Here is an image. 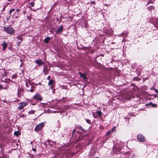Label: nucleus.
Returning <instances> with one entry per match:
<instances>
[{
  "label": "nucleus",
  "instance_id": "1",
  "mask_svg": "<svg viewBox=\"0 0 158 158\" xmlns=\"http://www.w3.org/2000/svg\"><path fill=\"white\" fill-rule=\"evenodd\" d=\"M3 30L7 34L10 35H13L15 34V30L12 27H3Z\"/></svg>",
  "mask_w": 158,
  "mask_h": 158
},
{
  "label": "nucleus",
  "instance_id": "2",
  "mask_svg": "<svg viewBox=\"0 0 158 158\" xmlns=\"http://www.w3.org/2000/svg\"><path fill=\"white\" fill-rule=\"evenodd\" d=\"M26 86L28 88L27 89L28 91H30L31 92H33L34 90V87L32 85V83L31 82H26L25 84Z\"/></svg>",
  "mask_w": 158,
  "mask_h": 158
},
{
  "label": "nucleus",
  "instance_id": "3",
  "mask_svg": "<svg viewBox=\"0 0 158 158\" xmlns=\"http://www.w3.org/2000/svg\"><path fill=\"white\" fill-rule=\"evenodd\" d=\"M44 124L45 123L44 122H43L39 124L36 126L35 128V130L36 131L40 130L43 128Z\"/></svg>",
  "mask_w": 158,
  "mask_h": 158
},
{
  "label": "nucleus",
  "instance_id": "4",
  "mask_svg": "<svg viewBox=\"0 0 158 158\" xmlns=\"http://www.w3.org/2000/svg\"><path fill=\"white\" fill-rule=\"evenodd\" d=\"M121 149V147H118V145L114 146L113 148V151L117 153H118L120 151Z\"/></svg>",
  "mask_w": 158,
  "mask_h": 158
},
{
  "label": "nucleus",
  "instance_id": "5",
  "mask_svg": "<svg viewBox=\"0 0 158 158\" xmlns=\"http://www.w3.org/2000/svg\"><path fill=\"white\" fill-rule=\"evenodd\" d=\"M33 98L37 101H41L42 100L43 98L40 94L36 93L33 96Z\"/></svg>",
  "mask_w": 158,
  "mask_h": 158
},
{
  "label": "nucleus",
  "instance_id": "6",
  "mask_svg": "<svg viewBox=\"0 0 158 158\" xmlns=\"http://www.w3.org/2000/svg\"><path fill=\"white\" fill-rule=\"evenodd\" d=\"M28 104V102H21L19 104V106L18 107V108L19 110H21Z\"/></svg>",
  "mask_w": 158,
  "mask_h": 158
},
{
  "label": "nucleus",
  "instance_id": "7",
  "mask_svg": "<svg viewBox=\"0 0 158 158\" xmlns=\"http://www.w3.org/2000/svg\"><path fill=\"white\" fill-rule=\"evenodd\" d=\"M137 139L140 142H145L146 139L141 134H139L137 136Z\"/></svg>",
  "mask_w": 158,
  "mask_h": 158
},
{
  "label": "nucleus",
  "instance_id": "8",
  "mask_svg": "<svg viewBox=\"0 0 158 158\" xmlns=\"http://www.w3.org/2000/svg\"><path fill=\"white\" fill-rule=\"evenodd\" d=\"M35 63L37 64L39 66L43 64L44 62L41 60H37L35 61Z\"/></svg>",
  "mask_w": 158,
  "mask_h": 158
},
{
  "label": "nucleus",
  "instance_id": "9",
  "mask_svg": "<svg viewBox=\"0 0 158 158\" xmlns=\"http://www.w3.org/2000/svg\"><path fill=\"white\" fill-rule=\"evenodd\" d=\"M1 45L3 47V51H5L7 47V44L5 43V41H3V43L1 44Z\"/></svg>",
  "mask_w": 158,
  "mask_h": 158
},
{
  "label": "nucleus",
  "instance_id": "10",
  "mask_svg": "<svg viewBox=\"0 0 158 158\" xmlns=\"http://www.w3.org/2000/svg\"><path fill=\"white\" fill-rule=\"evenodd\" d=\"M79 74L80 77L83 78L84 80L87 79V77L85 73H81L80 72H79Z\"/></svg>",
  "mask_w": 158,
  "mask_h": 158
},
{
  "label": "nucleus",
  "instance_id": "11",
  "mask_svg": "<svg viewBox=\"0 0 158 158\" xmlns=\"http://www.w3.org/2000/svg\"><path fill=\"white\" fill-rule=\"evenodd\" d=\"M63 27L61 25L60 26L59 28L56 30V33L57 34H59V33H60L63 30Z\"/></svg>",
  "mask_w": 158,
  "mask_h": 158
},
{
  "label": "nucleus",
  "instance_id": "12",
  "mask_svg": "<svg viewBox=\"0 0 158 158\" xmlns=\"http://www.w3.org/2000/svg\"><path fill=\"white\" fill-rule=\"evenodd\" d=\"M23 89H18L17 92V96L19 98L20 97L21 95V92L23 91Z\"/></svg>",
  "mask_w": 158,
  "mask_h": 158
},
{
  "label": "nucleus",
  "instance_id": "13",
  "mask_svg": "<svg viewBox=\"0 0 158 158\" xmlns=\"http://www.w3.org/2000/svg\"><path fill=\"white\" fill-rule=\"evenodd\" d=\"M51 39V38L49 37H46L44 40V42L46 44L48 43L49 40Z\"/></svg>",
  "mask_w": 158,
  "mask_h": 158
},
{
  "label": "nucleus",
  "instance_id": "14",
  "mask_svg": "<svg viewBox=\"0 0 158 158\" xmlns=\"http://www.w3.org/2000/svg\"><path fill=\"white\" fill-rule=\"evenodd\" d=\"M149 105H152V106L153 107H156L157 106L156 104H153L151 102H150L149 103H148L146 104V105L147 106H148Z\"/></svg>",
  "mask_w": 158,
  "mask_h": 158
},
{
  "label": "nucleus",
  "instance_id": "15",
  "mask_svg": "<svg viewBox=\"0 0 158 158\" xmlns=\"http://www.w3.org/2000/svg\"><path fill=\"white\" fill-rule=\"evenodd\" d=\"M54 83V81L53 80L51 79L48 82V84L50 85H52V84Z\"/></svg>",
  "mask_w": 158,
  "mask_h": 158
},
{
  "label": "nucleus",
  "instance_id": "16",
  "mask_svg": "<svg viewBox=\"0 0 158 158\" xmlns=\"http://www.w3.org/2000/svg\"><path fill=\"white\" fill-rule=\"evenodd\" d=\"M78 128L80 129L81 130V133H83V132H85L86 131L85 129H83L81 126H79L78 127Z\"/></svg>",
  "mask_w": 158,
  "mask_h": 158
},
{
  "label": "nucleus",
  "instance_id": "17",
  "mask_svg": "<svg viewBox=\"0 0 158 158\" xmlns=\"http://www.w3.org/2000/svg\"><path fill=\"white\" fill-rule=\"evenodd\" d=\"M20 133L19 131H15L14 132V134L16 136L19 135H20Z\"/></svg>",
  "mask_w": 158,
  "mask_h": 158
},
{
  "label": "nucleus",
  "instance_id": "18",
  "mask_svg": "<svg viewBox=\"0 0 158 158\" xmlns=\"http://www.w3.org/2000/svg\"><path fill=\"white\" fill-rule=\"evenodd\" d=\"M98 114L100 116H102V112L100 110L97 111V112Z\"/></svg>",
  "mask_w": 158,
  "mask_h": 158
},
{
  "label": "nucleus",
  "instance_id": "19",
  "mask_svg": "<svg viewBox=\"0 0 158 158\" xmlns=\"http://www.w3.org/2000/svg\"><path fill=\"white\" fill-rule=\"evenodd\" d=\"M112 131H111L110 130L108 131L106 133V135L107 136H108L110 134H111V133H112Z\"/></svg>",
  "mask_w": 158,
  "mask_h": 158
},
{
  "label": "nucleus",
  "instance_id": "20",
  "mask_svg": "<svg viewBox=\"0 0 158 158\" xmlns=\"http://www.w3.org/2000/svg\"><path fill=\"white\" fill-rule=\"evenodd\" d=\"M35 112V111L34 110H31V111L28 112V113L29 114H34Z\"/></svg>",
  "mask_w": 158,
  "mask_h": 158
},
{
  "label": "nucleus",
  "instance_id": "21",
  "mask_svg": "<svg viewBox=\"0 0 158 158\" xmlns=\"http://www.w3.org/2000/svg\"><path fill=\"white\" fill-rule=\"evenodd\" d=\"M116 127H113L110 130L112 132H113L115 130Z\"/></svg>",
  "mask_w": 158,
  "mask_h": 158
},
{
  "label": "nucleus",
  "instance_id": "22",
  "mask_svg": "<svg viewBox=\"0 0 158 158\" xmlns=\"http://www.w3.org/2000/svg\"><path fill=\"white\" fill-rule=\"evenodd\" d=\"M43 72H44V74L45 75H47L48 74V71L46 70L45 69L43 70Z\"/></svg>",
  "mask_w": 158,
  "mask_h": 158
},
{
  "label": "nucleus",
  "instance_id": "23",
  "mask_svg": "<svg viewBox=\"0 0 158 158\" xmlns=\"http://www.w3.org/2000/svg\"><path fill=\"white\" fill-rule=\"evenodd\" d=\"M86 122L87 123L90 124L91 121L89 119H87L86 120Z\"/></svg>",
  "mask_w": 158,
  "mask_h": 158
},
{
  "label": "nucleus",
  "instance_id": "24",
  "mask_svg": "<svg viewBox=\"0 0 158 158\" xmlns=\"http://www.w3.org/2000/svg\"><path fill=\"white\" fill-rule=\"evenodd\" d=\"M30 4L31 5V6H32V7H34V4H35V3L34 2H31L30 3Z\"/></svg>",
  "mask_w": 158,
  "mask_h": 158
},
{
  "label": "nucleus",
  "instance_id": "25",
  "mask_svg": "<svg viewBox=\"0 0 158 158\" xmlns=\"http://www.w3.org/2000/svg\"><path fill=\"white\" fill-rule=\"evenodd\" d=\"M6 6H7V5H6L3 7V9L2 10V12H3L4 11V10H5V9Z\"/></svg>",
  "mask_w": 158,
  "mask_h": 158
},
{
  "label": "nucleus",
  "instance_id": "26",
  "mask_svg": "<svg viewBox=\"0 0 158 158\" xmlns=\"http://www.w3.org/2000/svg\"><path fill=\"white\" fill-rule=\"evenodd\" d=\"M22 37V36L19 35L17 36V38L18 39V40H19L20 38Z\"/></svg>",
  "mask_w": 158,
  "mask_h": 158
},
{
  "label": "nucleus",
  "instance_id": "27",
  "mask_svg": "<svg viewBox=\"0 0 158 158\" xmlns=\"http://www.w3.org/2000/svg\"><path fill=\"white\" fill-rule=\"evenodd\" d=\"M20 43H21V42L20 41H18L17 42V45L18 46H19V45L20 44Z\"/></svg>",
  "mask_w": 158,
  "mask_h": 158
},
{
  "label": "nucleus",
  "instance_id": "28",
  "mask_svg": "<svg viewBox=\"0 0 158 158\" xmlns=\"http://www.w3.org/2000/svg\"><path fill=\"white\" fill-rule=\"evenodd\" d=\"M16 77V75H13L12 76V78H13V79L15 78Z\"/></svg>",
  "mask_w": 158,
  "mask_h": 158
},
{
  "label": "nucleus",
  "instance_id": "29",
  "mask_svg": "<svg viewBox=\"0 0 158 158\" xmlns=\"http://www.w3.org/2000/svg\"><path fill=\"white\" fill-rule=\"evenodd\" d=\"M4 89V87L1 85H0V89Z\"/></svg>",
  "mask_w": 158,
  "mask_h": 158
},
{
  "label": "nucleus",
  "instance_id": "30",
  "mask_svg": "<svg viewBox=\"0 0 158 158\" xmlns=\"http://www.w3.org/2000/svg\"><path fill=\"white\" fill-rule=\"evenodd\" d=\"M125 34V33H122V34H121L119 35V36H122L123 35H124Z\"/></svg>",
  "mask_w": 158,
  "mask_h": 158
},
{
  "label": "nucleus",
  "instance_id": "31",
  "mask_svg": "<svg viewBox=\"0 0 158 158\" xmlns=\"http://www.w3.org/2000/svg\"><path fill=\"white\" fill-rule=\"evenodd\" d=\"M32 150L34 152H35L36 151V150L35 148H32Z\"/></svg>",
  "mask_w": 158,
  "mask_h": 158
},
{
  "label": "nucleus",
  "instance_id": "32",
  "mask_svg": "<svg viewBox=\"0 0 158 158\" xmlns=\"http://www.w3.org/2000/svg\"><path fill=\"white\" fill-rule=\"evenodd\" d=\"M19 40H20V42H21L23 40V39L22 38V37L20 38V39H19Z\"/></svg>",
  "mask_w": 158,
  "mask_h": 158
},
{
  "label": "nucleus",
  "instance_id": "33",
  "mask_svg": "<svg viewBox=\"0 0 158 158\" xmlns=\"http://www.w3.org/2000/svg\"><path fill=\"white\" fill-rule=\"evenodd\" d=\"M50 79V76H48L47 77V79L48 80H49Z\"/></svg>",
  "mask_w": 158,
  "mask_h": 158
},
{
  "label": "nucleus",
  "instance_id": "34",
  "mask_svg": "<svg viewBox=\"0 0 158 158\" xmlns=\"http://www.w3.org/2000/svg\"><path fill=\"white\" fill-rule=\"evenodd\" d=\"M8 88V86H6L5 87V88H4V89H7Z\"/></svg>",
  "mask_w": 158,
  "mask_h": 158
},
{
  "label": "nucleus",
  "instance_id": "35",
  "mask_svg": "<svg viewBox=\"0 0 158 158\" xmlns=\"http://www.w3.org/2000/svg\"><path fill=\"white\" fill-rule=\"evenodd\" d=\"M10 15L9 18H6V20L8 21L10 19Z\"/></svg>",
  "mask_w": 158,
  "mask_h": 158
},
{
  "label": "nucleus",
  "instance_id": "36",
  "mask_svg": "<svg viewBox=\"0 0 158 158\" xmlns=\"http://www.w3.org/2000/svg\"><path fill=\"white\" fill-rule=\"evenodd\" d=\"M127 34H125V35H124V38H126L127 37Z\"/></svg>",
  "mask_w": 158,
  "mask_h": 158
},
{
  "label": "nucleus",
  "instance_id": "37",
  "mask_svg": "<svg viewBox=\"0 0 158 158\" xmlns=\"http://www.w3.org/2000/svg\"><path fill=\"white\" fill-rule=\"evenodd\" d=\"M15 10V9H14V8L12 9L11 10H10L12 12L14 11Z\"/></svg>",
  "mask_w": 158,
  "mask_h": 158
},
{
  "label": "nucleus",
  "instance_id": "38",
  "mask_svg": "<svg viewBox=\"0 0 158 158\" xmlns=\"http://www.w3.org/2000/svg\"><path fill=\"white\" fill-rule=\"evenodd\" d=\"M155 91L156 93L158 94V90H157V89H155Z\"/></svg>",
  "mask_w": 158,
  "mask_h": 158
},
{
  "label": "nucleus",
  "instance_id": "39",
  "mask_svg": "<svg viewBox=\"0 0 158 158\" xmlns=\"http://www.w3.org/2000/svg\"><path fill=\"white\" fill-rule=\"evenodd\" d=\"M12 11H11L10 10L9 11V13L10 14V15H11V13H12Z\"/></svg>",
  "mask_w": 158,
  "mask_h": 158
},
{
  "label": "nucleus",
  "instance_id": "40",
  "mask_svg": "<svg viewBox=\"0 0 158 158\" xmlns=\"http://www.w3.org/2000/svg\"><path fill=\"white\" fill-rule=\"evenodd\" d=\"M75 129H73V134H74V132H75Z\"/></svg>",
  "mask_w": 158,
  "mask_h": 158
},
{
  "label": "nucleus",
  "instance_id": "41",
  "mask_svg": "<svg viewBox=\"0 0 158 158\" xmlns=\"http://www.w3.org/2000/svg\"><path fill=\"white\" fill-rule=\"evenodd\" d=\"M20 10V9H16V11L18 12Z\"/></svg>",
  "mask_w": 158,
  "mask_h": 158
},
{
  "label": "nucleus",
  "instance_id": "42",
  "mask_svg": "<svg viewBox=\"0 0 158 158\" xmlns=\"http://www.w3.org/2000/svg\"><path fill=\"white\" fill-rule=\"evenodd\" d=\"M86 135V134H85V135L83 134V137H84Z\"/></svg>",
  "mask_w": 158,
  "mask_h": 158
},
{
  "label": "nucleus",
  "instance_id": "43",
  "mask_svg": "<svg viewBox=\"0 0 158 158\" xmlns=\"http://www.w3.org/2000/svg\"><path fill=\"white\" fill-rule=\"evenodd\" d=\"M9 2V1H12V0H7Z\"/></svg>",
  "mask_w": 158,
  "mask_h": 158
},
{
  "label": "nucleus",
  "instance_id": "44",
  "mask_svg": "<svg viewBox=\"0 0 158 158\" xmlns=\"http://www.w3.org/2000/svg\"><path fill=\"white\" fill-rule=\"evenodd\" d=\"M32 105H35V103H34V104H33Z\"/></svg>",
  "mask_w": 158,
  "mask_h": 158
},
{
  "label": "nucleus",
  "instance_id": "45",
  "mask_svg": "<svg viewBox=\"0 0 158 158\" xmlns=\"http://www.w3.org/2000/svg\"><path fill=\"white\" fill-rule=\"evenodd\" d=\"M39 84L41 85V83H40L39 82Z\"/></svg>",
  "mask_w": 158,
  "mask_h": 158
},
{
  "label": "nucleus",
  "instance_id": "46",
  "mask_svg": "<svg viewBox=\"0 0 158 158\" xmlns=\"http://www.w3.org/2000/svg\"><path fill=\"white\" fill-rule=\"evenodd\" d=\"M136 78H138V77H136Z\"/></svg>",
  "mask_w": 158,
  "mask_h": 158
}]
</instances>
